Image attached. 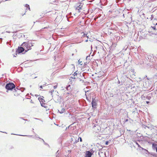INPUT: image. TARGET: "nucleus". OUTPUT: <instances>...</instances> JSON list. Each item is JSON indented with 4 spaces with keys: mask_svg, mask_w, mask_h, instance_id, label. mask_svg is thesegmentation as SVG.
<instances>
[{
    "mask_svg": "<svg viewBox=\"0 0 157 157\" xmlns=\"http://www.w3.org/2000/svg\"><path fill=\"white\" fill-rule=\"evenodd\" d=\"M5 87L7 90H12L15 88V86L13 83L10 82L6 84Z\"/></svg>",
    "mask_w": 157,
    "mask_h": 157,
    "instance_id": "f257e3e1",
    "label": "nucleus"
},
{
    "mask_svg": "<svg viewBox=\"0 0 157 157\" xmlns=\"http://www.w3.org/2000/svg\"><path fill=\"white\" fill-rule=\"evenodd\" d=\"M32 45V46H33L32 45V43H29L28 42H24V44H25L26 45V46L25 47V48L26 49H27V50H25V52H27L28 50L31 49V47L30 46V44Z\"/></svg>",
    "mask_w": 157,
    "mask_h": 157,
    "instance_id": "f03ea898",
    "label": "nucleus"
},
{
    "mask_svg": "<svg viewBox=\"0 0 157 157\" xmlns=\"http://www.w3.org/2000/svg\"><path fill=\"white\" fill-rule=\"evenodd\" d=\"M25 50V48H23L22 47H18V49L16 50V53H22Z\"/></svg>",
    "mask_w": 157,
    "mask_h": 157,
    "instance_id": "7ed1b4c3",
    "label": "nucleus"
},
{
    "mask_svg": "<svg viewBox=\"0 0 157 157\" xmlns=\"http://www.w3.org/2000/svg\"><path fill=\"white\" fill-rule=\"evenodd\" d=\"M78 6L76 8V10H77V12L79 13L80 11V10L82 9V8L83 5V4L82 3H79L78 4Z\"/></svg>",
    "mask_w": 157,
    "mask_h": 157,
    "instance_id": "20e7f679",
    "label": "nucleus"
},
{
    "mask_svg": "<svg viewBox=\"0 0 157 157\" xmlns=\"http://www.w3.org/2000/svg\"><path fill=\"white\" fill-rule=\"evenodd\" d=\"M142 127L143 128H144L145 129H146V128H147L148 129L151 130L152 128H153V126L152 125H149L148 126H146L145 125L143 124L142 125Z\"/></svg>",
    "mask_w": 157,
    "mask_h": 157,
    "instance_id": "39448f33",
    "label": "nucleus"
},
{
    "mask_svg": "<svg viewBox=\"0 0 157 157\" xmlns=\"http://www.w3.org/2000/svg\"><path fill=\"white\" fill-rule=\"evenodd\" d=\"M91 104L92 107L93 108H95L96 107V106H97V103L96 102V101H95L94 99H93V98H92V101L91 102Z\"/></svg>",
    "mask_w": 157,
    "mask_h": 157,
    "instance_id": "423d86ee",
    "label": "nucleus"
},
{
    "mask_svg": "<svg viewBox=\"0 0 157 157\" xmlns=\"http://www.w3.org/2000/svg\"><path fill=\"white\" fill-rule=\"evenodd\" d=\"M85 157H91L92 153L89 151H86L85 154Z\"/></svg>",
    "mask_w": 157,
    "mask_h": 157,
    "instance_id": "0eeeda50",
    "label": "nucleus"
},
{
    "mask_svg": "<svg viewBox=\"0 0 157 157\" xmlns=\"http://www.w3.org/2000/svg\"><path fill=\"white\" fill-rule=\"evenodd\" d=\"M152 147L153 149H156L157 147V144L155 143H153L152 144Z\"/></svg>",
    "mask_w": 157,
    "mask_h": 157,
    "instance_id": "6e6552de",
    "label": "nucleus"
},
{
    "mask_svg": "<svg viewBox=\"0 0 157 157\" xmlns=\"http://www.w3.org/2000/svg\"><path fill=\"white\" fill-rule=\"evenodd\" d=\"M71 86L70 85H68L66 87V89L67 90L70 91L71 90Z\"/></svg>",
    "mask_w": 157,
    "mask_h": 157,
    "instance_id": "1a4fd4ad",
    "label": "nucleus"
},
{
    "mask_svg": "<svg viewBox=\"0 0 157 157\" xmlns=\"http://www.w3.org/2000/svg\"><path fill=\"white\" fill-rule=\"evenodd\" d=\"M146 96H145L143 94L141 96V98L143 100H145L146 99Z\"/></svg>",
    "mask_w": 157,
    "mask_h": 157,
    "instance_id": "9d476101",
    "label": "nucleus"
},
{
    "mask_svg": "<svg viewBox=\"0 0 157 157\" xmlns=\"http://www.w3.org/2000/svg\"><path fill=\"white\" fill-rule=\"evenodd\" d=\"M65 109H64L63 108H62L61 109L60 111H59V110L58 111L60 113H63L65 111Z\"/></svg>",
    "mask_w": 157,
    "mask_h": 157,
    "instance_id": "9b49d317",
    "label": "nucleus"
},
{
    "mask_svg": "<svg viewBox=\"0 0 157 157\" xmlns=\"http://www.w3.org/2000/svg\"><path fill=\"white\" fill-rule=\"evenodd\" d=\"M38 99L39 100V101H40V103H41V102H43L44 101H45L44 100V99H43L42 98H38Z\"/></svg>",
    "mask_w": 157,
    "mask_h": 157,
    "instance_id": "f8f14e48",
    "label": "nucleus"
},
{
    "mask_svg": "<svg viewBox=\"0 0 157 157\" xmlns=\"http://www.w3.org/2000/svg\"><path fill=\"white\" fill-rule=\"evenodd\" d=\"M82 33H83V35H82V37H85L86 36V37H87L88 38V36H87V34H86L85 33H84L83 32H82Z\"/></svg>",
    "mask_w": 157,
    "mask_h": 157,
    "instance_id": "ddd939ff",
    "label": "nucleus"
},
{
    "mask_svg": "<svg viewBox=\"0 0 157 157\" xmlns=\"http://www.w3.org/2000/svg\"><path fill=\"white\" fill-rule=\"evenodd\" d=\"M41 105L43 106V107H46V106H45V104L44 103H41Z\"/></svg>",
    "mask_w": 157,
    "mask_h": 157,
    "instance_id": "4468645a",
    "label": "nucleus"
},
{
    "mask_svg": "<svg viewBox=\"0 0 157 157\" xmlns=\"http://www.w3.org/2000/svg\"><path fill=\"white\" fill-rule=\"evenodd\" d=\"M54 90H51L49 92L51 93V95H52V97H53L52 95V93L53 92H54Z\"/></svg>",
    "mask_w": 157,
    "mask_h": 157,
    "instance_id": "2eb2a0df",
    "label": "nucleus"
},
{
    "mask_svg": "<svg viewBox=\"0 0 157 157\" xmlns=\"http://www.w3.org/2000/svg\"><path fill=\"white\" fill-rule=\"evenodd\" d=\"M25 7L27 8H28L29 9V10H30V8H29V5L26 4L25 5Z\"/></svg>",
    "mask_w": 157,
    "mask_h": 157,
    "instance_id": "dca6fc26",
    "label": "nucleus"
},
{
    "mask_svg": "<svg viewBox=\"0 0 157 157\" xmlns=\"http://www.w3.org/2000/svg\"><path fill=\"white\" fill-rule=\"evenodd\" d=\"M24 44V43L21 44V46H22L23 48L24 47V48H25V47L26 46V45H25V44Z\"/></svg>",
    "mask_w": 157,
    "mask_h": 157,
    "instance_id": "f3484780",
    "label": "nucleus"
},
{
    "mask_svg": "<svg viewBox=\"0 0 157 157\" xmlns=\"http://www.w3.org/2000/svg\"><path fill=\"white\" fill-rule=\"evenodd\" d=\"M77 73L76 72H75L73 74V75H74V76H77Z\"/></svg>",
    "mask_w": 157,
    "mask_h": 157,
    "instance_id": "a211bd4d",
    "label": "nucleus"
},
{
    "mask_svg": "<svg viewBox=\"0 0 157 157\" xmlns=\"http://www.w3.org/2000/svg\"><path fill=\"white\" fill-rule=\"evenodd\" d=\"M151 97L150 96H146V99H147L148 100H150Z\"/></svg>",
    "mask_w": 157,
    "mask_h": 157,
    "instance_id": "6ab92c4d",
    "label": "nucleus"
},
{
    "mask_svg": "<svg viewBox=\"0 0 157 157\" xmlns=\"http://www.w3.org/2000/svg\"><path fill=\"white\" fill-rule=\"evenodd\" d=\"M40 139H41V140L43 141V142L44 143V144L46 145H48L44 141V140L42 139H41L40 138H39Z\"/></svg>",
    "mask_w": 157,
    "mask_h": 157,
    "instance_id": "aec40b11",
    "label": "nucleus"
},
{
    "mask_svg": "<svg viewBox=\"0 0 157 157\" xmlns=\"http://www.w3.org/2000/svg\"><path fill=\"white\" fill-rule=\"evenodd\" d=\"M25 90V88H21L20 89V90H21V91L22 92H23Z\"/></svg>",
    "mask_w": 157,
    "mask_h": 157,
    "instance_id": "412c9836",
    "label": "nucleus"
},
{
    "mask_svg": "<svg viewBox=\"0 0 157 157\" xmlns=\"http://www.w3.org/2000/svg\"><path fill=\"white\" fill-rule=\"evenodd\" d=\"M71 78H73V79H75L76 78L75 76H74V75H73L71 77Z\"/></svg>",
    "mask_w": 157,
    "mask_h": 157,
    "instance_id": "4be33fe9",
    "label": "nucleus"
},
{
    "mask_svg": "<svg viewBox=\"0 0 157 157\" xmlns=\"http://www.w3.org/2000/svg\"><path fill=\"white\" fill-rule=\"evenodd\" d=\"M151 27L154 30H156V28L155 27V26H154V27H152V26H151Z\"/></svg>",
    "mask_w": 157,
    "mask_h": 157,
    "instance_id": "5701e85b",
    "label": "nucleus"
},
{
    "mask_svg": "<svg viewBox=\"0 0 157 157\" xmlns=\"http://www.w3.org/2000/svg\"><path fill=\"white\" fill-rule=\"evenodd\" d=\"M78 63H79V64H80V65H82V64L81 63H82V62L81 61V62H80V60H79L78 61Z\"/></svg>",
    "mask_w": 157,
    "mask_h": 157,
    "instance_id": "b1692460",
    "label": "nucleus"
},
{
    "mask_svg": "<svg viewBox=\"0 0 157 157\" xmlns=\"http://www.w3.org/2000/svg\"><path fill=\"white\" fill-rule=\"evenodd\" d=\"M17 53H16L15 54H14V55L13 54V56L14 57H16V56H17Z\"/></svg>",
    "mask_w": 157,
    "mask_h": 157,
    "instance_id": "393cba45",
    "label": "nucleus"
},
{
    "mask_svg": "<svg viewBox=\"0 0 157 157\" xmlns=\"http://www.w3.org/2000/svg\"><path fill=\"white\" fill-rule=\"evenodd\" d=\"M108 143H109L108 142V141H107L106 142L105 144L106 145H108Z\"/></svg>",
    "mask_w": 157,
    "mask_h": 157,
    "instance_id": "a878e982",
    "label": "nucleus"
},
{
    "mask_svg": "<svg viewBox=\"0 0 157 157\" xmlns=\"http://www.w3.org/2000/svg\"><path fill=\"white\" fill-rule=\"evenodd\" d=\"M59 151L58 150V151H57V152H56V155H58V154H59Z\"/></svg>",
    "mask_w": 157,
    "mask_h": 157,
    "instance_id": "bb28decb",
    "label": "nucleus"
},
{
    "mask_svg": "<svg viewBox=\"0 0 157 157\" xmlns=\"http://www.w3.org/2000/svg\"><path fill=\"white\" fill-rule=\"evenodd\" d=\"M79 139H80V142H82V138L81 137H80Z\"/></svg>",
    "mask_w": 157,
    "mask_h": 157,
    "instance_id": "cd10ccee",
    "label": "nucleus"
},
{
    "mask_svg": "<svg viewBox=\"0 0 157 157\" xmlns=\"http://www.w3.org/2000/svg\"><path fill=\"white\" fill-rule=\"evenodd\" d=\"M136 144L137 145L138 147H140L139 144L137 142L136 143Z\"/></svg>",
    "mask_w": 157,
    "mask_h": 157,
    "instance_id": "c85d7f7f",
    "label": "nucleus"
},
{
    "mask_svg": "<svg viewBox=\"0 0 157 157\" xmlns=\"http://www.w3.org/2000/svg\"><path fill=\"white\" fill-rule=\"evenodd\" d=\"M54 89H56L57 88V86H55L53 87Z\"/></svg>",
    "mask_w": 157,
    "mask_h": 157,
    "instance_id": "c756f323",
    "label": "nucleus"
},
{
    "mask_svg": "<svg viewBox=\"0 0 157 157\" xmlns=\"http://www.w3.org/2000/svg\"><path fill=\"white\" fill-rule=\"evenodd\" d=\"M44 85H43V86H40V87L41 89H42V88H43V86H44Z\"/></svg>",
    "mask_w": 157,
    "mask_h": 157,
    "instance_id": "7c9ffc66",
    "label": "nucleus"
},
{
    "mask_svg": "<svg viewBox=\"0 0 157 157\" xmlns=\"http://www.w3.org/2000/svg\"><path fill=\"white\" fill-rule=\"evenodd\" d=\"M128 121V119H127L125 120V122H127Z\"/></svg>",
    "mask_w": 157,
    "mask_h": 157,
    "instance_id": "2f4dec72",
    "label": "nucleus"
},
{
    "mask_svg": "<svg viewBox=\"0 0 157 157\" xmlns=\"http://www.w3.org/2000/svg\"><path fill=\"white\" fill-rule=\"evenodd\" d=\"M123 82H121V85H122V84H123Z\"/></svg>",
    "mask_w": 157,
    "mask_h": 157,
    "instance_id": "473e14b6",
    "label": "nucleus"
},
{
    "mask_svg": "<svg viewBox=\"0 0 157 157\" xmlns=\"http://www.w3.org/2000/svg\"><path fill=\"white\" fill-rule=\"evenodd\" d=\"M67 94H70V92H67Z\"/></svg>",
    "mask_w": 157,
    "mask_h": 157,
    "instance_id": "72a5a7b5",
    "label": "nucleus"
},
{
    "mask_svg": "<svg viewBox=\"0 0 157 157\" xmlns=\"http://www.w3.org/2000/svg\"><path fill=\"white\" fill-rule=\"evenodd\" d=\"M6 32L8 33H10V32H9V31H6Z\"/></svg>",
    "mask_w": 157,
    "mask_h": 157,
    "instance_id": "f704fd0d",
    "label": "nucleus"
},
{
    "mask_svg": "<svg viewBox=\"0 0 157 157\" xmlns=\"http://www.w3.org/2000/svg\"><path fill=\"white\" fill-rule=\"evenodd\" d=\"M88 41V40H85V42H87Z\"/></svg>",
    "mask_w": 157,
    "mask_h": 157,
    "instance_id": "c9c22d12",
    "label": "nucleus"
},
{
    "mask_svg": "<svg viewBox=\"0 0 157 157\" xmlns=\"http://www.w3.org/2000/svg\"><path fill=\"white\" fill-rule=\"evenodd\" d=\"M118 83L119 84H120V82L119 80H118Z\"/></svg>",
    "mask_w": 157,
    "mask_h": 157,
    "instance_id": "e433bc0d",
    "label": "nucleus"
},
{
    "mask_svg": "<svg viewBox=\"0 0 157 157\" xmlns=\"http://www.w3.org/2000/svg\"><path fill=\"white\" fill-rule=\"evenodd\" d=\"M156 151L157 152V147H156Z\"/></svg>",
    "mask_w": 157,
    "mask_h": 157,
    "instance_id": "4c0bfd02",
    "label": "nucleus"
},
{
    "mask_svg": "<svg viewBox=\"0 0 157 157\" xmlns=\"http://www.w3.org/2000/svg\"><path fill=\"white\" fill-rule=\"evenodd\" d=\"M14 90H15V91H16V89H14Z\"/></svg>",
    "mask_w": 157,
    "mask_h": 157,
    "instance_id": "58836bf2",
    "label": "nucleus"
},
{
    "mask_svg": "<svg viewBox=\"0 0 157 157\" xmlns=\"http://www.w3.org/2000/svg\"><path fill=\"white\" fill-rule=\"evenodd\" d=\"M35 119H37V120H39V119H38V118H35Z\"/></svg>",
    "mask_w": 157,
    "mask_h": 157,
    "instance_id": "ea45409f",
    "label": "nucleus"
},
{
    "mask_svg": "<svg viewBox=\"0 0 157 157\" xmlns=\"http://www.w3.org/2000/svg\"><path fill=\"white\" fill-rule=\"evenodd\" d=\"M88 56H87L86 57V59H87V58H88Z\"/></svg>",
    "mask_w": 157,
    "mask_h": 157,
    "instance_id": "a19ab883",
    "label": "nucleus"
},
{
    "mask_svg": "<svg viewBox=\"0 0 157 157\" xmlns=\"http://www.w3.org/2000/svg\"><path fill=\"white\" fill-rule=\"evenodd\" d=\"M149 101H147V103H149Z\"/></svg>",
    "mask_w": 157,
    "mask_h": 157,
    "instance_id": "79ce46f5",
    "label": "nucleus"
},
{
    "mask_svg": "<svg viewBox=\"0 0 157 157\" xmlns=\"http://www.w3.org/2000/svg\"><path fill=\"white\" fill-rule=\"evenodd\" d=\"M20 136H25V135H19Z\"/></svg>",
    "mask_w": 157,
    "mask_h": 157,
    "instance_id": "37998d69",
    "label": "nucleus"
},
{
    "mask_svg": "<svg viewBox=\"0 0 157 157\" xmlns=\"http://www.w3.org/2000/svg\"><path fill=\"white\" fill-rule=\"evenodd\" d=\"M57 97L58 98H59V96H57Z\"/></svg>",
    "mask_w": 157,
    "mask_h": 157,
    "instance_id": "c03bdc74",
    "label": "nucleus"
},
{
    "mask_svg": "<svg viewBox=\"0 0 157 157\" xmlns=\"http://www.w3.org/2000/svg\"><path fill=\"white\" fill-rule=\"evenodd\" d=\"M25 14V13L23 14H22V16H23L24 15V14Z\"/></svg>",
    "mask_w": 157,
    "mask_h": 157,
    "instance_id": "a18cd8bd",
    "label": "nucleus"
},
{
    "mask_svg": "<svg viewBox=\"0 0 157 157\" xmlns=\"http://www.w3.org/2000/svg\"><path fill=\"white\" fill-rule=\"evenodd\" d=\"M124 14H123V16L124 17Z\"/></svg>",
    "mask_w": 157,
    "mask_h": 157,
    "instance_id": "49530a36",
    "label": "nucleus"
},
{
    "mask_svg": "<svg viewBox=\"0 0 157 157\" xmlns=\"http://www.w3.org/2000/svg\"><path fill=\"white\" fill-rule=\"evenodd\" d=\"M31 103H33V102H32V100H31Z\"/></svg>",
    "mask_w": 157,
    "mask_h": 157,
    "instance_id": "de8ad7c7",
    "label": "nucleus"
},
{
    "mask_svg": "<svg viewBox=\"0 0 157 157\" xmlns=\"http://www.w3.org/2000/svg\"><path fill=\"white\" fill-rule=\"evenodd\" d=\"M3 132V133H6V132Z\"/></svg>",
    "mask_w": 157,
    "mask_h": 157,
    "instance_id": "09e8293b",
    "label": "nucleus"
},
{
    "mask_svg": "<svg viewBox=\"0 0 157 157\" xmlns=\"http://www.w3.org/2000/svg\"><path fill=\"white\" fill-rule=\"evenodd\" d=\"M11 135H15V134H11Z\"/></svg>",
    "mask_w": 157,
    "mask_h": 157,
    "instance_id": "8fccbe9b",
    "label": "nucleus"
},
{
    "mask_svg": "<svg viewBox=\"0 0 157 157\" xmlns=\"http://www.w3.org/2000/svg\"><path fill=\"white\" fill-rule=\"evenodd\" d=\"M155 25H157V23Z\"/></svg>",
    "mask_w": 157,
    "mask_h": 157,
    "instance_id": "3c124183",
    "label": "nucleus"
},
{
    "mask_svg": "<svg viewBox=\"0 0 157 157\" xmlns=\"http://www.w3.org/2000/svg\"><path fill=\"white\" fill-rule=\"evenodd\" d=\"M33 130H34V129L33 128V130H32V131H33Z\"/></svg>",
    "mask_w": 157,
    "mask_h": 157,
    "instance_id": "603ef678",
    "label": "nucleus"
},
{
    "mask_svg": "<svg viewBox=\"0 0 157 157\" xmlns=\"http://www.w3.org/2000/svg\"><path fill=\"white\" fill-rule=\"evenodd\" d=\"M33 130H34V129L33 128V130H32V131H33Z\"/></svg>",
    "mask_w": 157,
    "mask_h": 157,
    "instance_id": "864d4df0",
    "label": "nucleus"
}]
</instances>
